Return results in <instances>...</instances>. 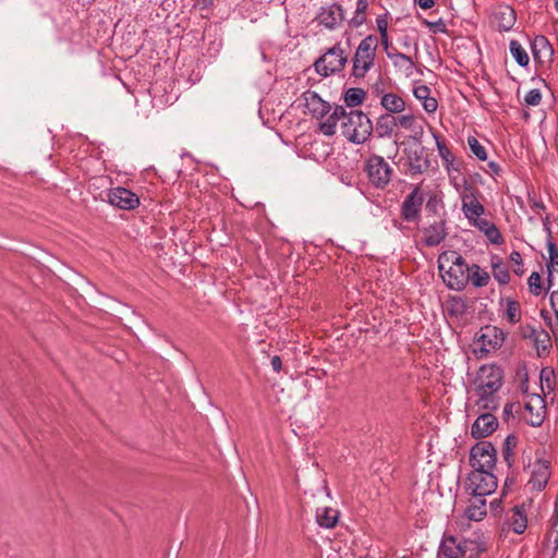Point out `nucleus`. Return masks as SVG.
<instances>
[{
    "instance_id": "5701e85b",
    "label": "nucleus",
    "mask_w": 558,
    "mask_h": 558,
    "mask_svg": "<svg viewBox=\"0 0 558 558\" xmlns=\"http://www.w3.org/2000/svg\"><path fill=\"white\" fill-rule=\"evenodd\" d=\"M433 137L436 143L438 155L441 158L448 173H450L451 170L458 171V168L453 167L454 157L450 149L447 147L445 138L439 133L436 132H433Z\"/></svg>"
},
{
    "instance_id": "3c124183",
    "label": "nucleus",
    "mask_w": 558,
    "mask_h": 558,
    "mask_svg": "<svg viewBox=\"0 0 558 558\" xmlns=\"http://www.w3.org/2000/svg\"><path fill=\"white\" fill-rule=\"evenodd\" d=\"M376 27H377L379 35L388 33L387 14H381L376 17Z\"/></svg>"
},
{
    "instance_id": "bb28decb",
    "label": "nucleus",
    "mask_w": 558,
    "mask_h": 558,
    "mask_svg": "<svg viewBox=\"0 0 558 558\" xmlns=\"http://www.w3.org/2000/svg\"><path fill=\"white\" fill-rule=\"evenodd\" d=\"M397 126L413 132V138L420 141L423 135V126L416 123V118L412 113L396 116Z\"/></svg>"
},
{
    "instance_id": "72a5a7b5",
    "label": "nucleus",
    "mask_w": 558,
    "mask_h": 558,
    "mask_svg": "<svg viewBox=\"0 0 558 558\" xmlns=\"http://www.w3.org/2000/svg\"><path fill=\"white\" fill-rule=\"evenodd\" d=\"M518 445V438L510 434L506 437L504 445H502V459L508 465V468H511L514 463V448Z\"/></svg>"
},
{
    "instance_id": "6e6d98bb",
    "label": "nucleus",
    "mask_w": 558,
    "mask_h": 558,
    "mask_svg": "<svg viewBox=\"0 0 558 558\" xmlns=\"http://www.w3.org/2000/svg\"><path fill=\"white\" fill-rule=\"evenodd\" d=\"M424 23H425V25H427L434 32L444 33L446 31V25H445V23H444V21L441 19H439L436 22L425 21Z\"/></svg>"
},
{
    "instance_id": "4d7b16f0",
    "label": "nucleus",
    "mask_w": 558,
    "mask_h": 558,
    "mask_svg": "<svg viewBox=\"0 0 558 558\" xmlns=\"http://www.w3.org/2000/svg\"><path fill=\"white\" fill-rule=\"evenodd\" d=\"M549 304L558 319V291L551 292V294L549 296Z\"/></svg>"
},
{
    "instance_id": "a18cd8bd",
    "label": "nucleus",
    "mask_w": 558,
    "mask_h": 558,
    "mask_svg": "<svg viewBox=\"0 0 558 558\" xmlns=\"http://www.w3.org/2000/svg\"><path fill=\"white\" fill-rule=\"evenodd\" d=\"M542 101L541 90L537 88L531 89L524 97V104L526 106H538Z\"/></svg>"
},
{
    "instance_id": "ddd939ff",
    "label": "nucleus",
    "mask_w": 558,
    "mask_h": 558,
    "mask_svg": "<svg viewBox=\"0 0 558 558\" xmlns=\"http://www.w3.org/2000/svg\"><path fill=\"white\" fill-rule=\"evenodd\" d=\"M421 231L423 233V243L427 247L438 246L448 235L447 223L444 219L434 221Z\"/></svg>"
},
{
    "instance_id": "7c9ffc66",
    "label": "nucleus",
    "mask_w": 558,
    "mask_h": 558,
    "mask_svg": "<svg viewBox=\"0 0 558 558\" xmlns=\"http://www.w3.org/2000/svg\"><path fill=\"white\" fill-rule=\"evenodd\" d=\"M450 184L457 191L460 196V199L463 195H469L470 193H477V189L472 185V183L465 177L452 175L449 173Z\"/></svg>"
},
{
    "instance_id": "e2e57ef3",
    "label": "nucleus",
    "mask_w": 558,
    "mask_h": 558,
    "mask_svg": "<svg viewBox=\"0 0 558 558\" xmlns=\"http://www.w3.org/2000/svg\"><path fill=\"white\" fill-rule=\"evenodd\" d=\"M542 222H543L544 230H545V231L547 232V234H548V238H547V239H551V229H550V220H549V217H548V216L542 217Z\"/></svg>"
},
{
    "instance_id": "c03bdc74",
    "label": "nucleus",
    "mask_w": 558,
    "mask_h": 558,
    "mask_svg": "<svg viewBox=\"0 0 558 558\" xmlns=\"http://www.w3.org/2000/svg\"><path fill=\"white\" fill-rule=\"evenodd\" d=\"M520 410V403L519 402H507L502 410V418L506 422H509L510 420L514 418V412H518Z\"/></svg>"
},
{
    "instance_id": "4be33fe9",
    "label": "nucleus",
    "mask_w": 558,
    "mask_h": 558,
    "mask_svg": "<svg viewBox=\"0 0 558 558\" xmlns=\"http://www.w3.org/2000/svg\"><path fill=\"white\" fill-rule=\"evenodd\" d=\"M380 105L389 114L402 113L405 110V100L396 93H381Z\"/></svg>"
},
{
    "instance_id": "58836bf2",
    "label": "nucleus",
    "mask_w": 558,
    "mask_h": 558,
    "mask_svg": "<svg viewBox=\"0 0 558 558\" xmlns=\"http://www.w3.org/2000/svg\"><path fill=\"white\" fill-rule=\"evenodd\" d=\"M506 318L510 324H517L521 319L520 303L514 300H508L505 311Z\"/></svg>"
},
{
    "instance_id": "13d9d810",
    "label": "nucleus",
    "mask_w": 558,
    "mask_h": 558,
    "mask_svg": "<svg viewBox=\"0 0 558 558\" xmlns=\"http://www.w3.org/2000/svg\"><path fill=\"white\" fill-rule=\"evenodd\" d=\"M488 170H486L487 173H489L492 177L499 175L501 172L500 166L495 161H489L487 163Z\"/></svg>"
},
{
    "instance_id": "603ef678",
    "label": "nucleus",
    "mask_w": 558,
    "mask_h": 558,
    "mask_svg": "<svg viewBox=\"0 0 558 558\" xmlns=\"http://www.w3.org/2000/svg\"><path fill=\"white\" fill-rule=\"evenodd\" d=\"M510 259L515 264V266H518V268L514 269L515 275L521 276L523 274V269H522V257H521L520 253L517 251H513L510 254Z\"/></svg>"
},
{
    "instance_id": "f03ea898",
    "label": "nucleus",
    "mask_w": 558,
    "mask_h": 558,
    "mask_svg": "<svg viewBox=\"0 0 558 558\" xmlns=\"http://www.w3.org/2000/svg\"><path fill=\"white\" fill-rule=\"evenodd\" d=\"M483 550L476 541L445 533L436 558H476Z\"/></svg>"
},
{
    "instance_id": "aec40b11",
    "label": "nucleus",
    "mask_w": 558,
    "mask_h": 558,
    "mask_svg": "<svg viewBox=\"0 0 558 558\" xmlns=\"http://www.w3.org/2000/svg\"><path fill=\"white\" fill-rule=\"evenodd\" d=\"M343 118H345V109L342 106H336L331 113L329 112L324 119H318L320 132L326 136H332Z\"/></svg>"
},
{
    "instance_id": "f8f14e48",
    "label": "nucleus",
    "mask_w": 558,
    "mask_h": 558,
    "mask_svg": "<svg viewBox=\"0 0 558 558\" xmlns=\"http://www.w3.org/2000/svg\"><path fill=\"white\" fill-rule=\"evenodd\" d=\"M108 202L120 209L132 210L140 205L138 196L124 187L111 189L108 194Z\"/></svg>"
},
{
    "instance_id": "c85d7f7f",
    "label": "nucleus",
    "mask_w": 558,
    "mask_h": 558,
    "mask_svg": "<svg viewBox=\"0 0 558 558\" xmlns=\"http://www.w3.org/2000/svg\"><path fill=\"white\" fill-rule=\"evenodd\" d=\"M509 524L512 531L517 534H522L527 525V519L523 506H515L512 509V514L509 517Z\"/></svg>"
},
{
    "instance_id": "f3484780",
    "label": "nucleus",
    "mask_w": 558,
    "mask_h": 558,
    "mask_svg": "<svg viewBox=\"0 0 558 558\" xmlns=\"http://www.w3.org/2000/svg\"><path fill=\"white\" fill-rule=\"evenodd\" d=\"M497 427V417L492 413H483L472 424L471 435L476 439L485 438L493 434Z\"/></svg>"
},
{
    "instance_id": "20e7f679",
    "label": "nucleus",
    "mask_w": 558,
    "mask_h": 558,
    "mask_svg": "<svg viewBox=\"0 0 558 558\" xmlns=\"http://www.w3.org/2000/svg\"><path fill=\"white\" fill-rule=\"evenodd\" d=\"M378 48V38L374 34L363 38L355 49L352 59V76L364 78L367 72L374 66L376 51Z\"/></svg>"
},
{
    "instance_id": "49530a36",
    "label": "nucleus",
    "mask_w": 558,
    "mask_h": 558,
    "mask_svg": "<svg viewBox=\"0 0 558 558\" xmlns=\"http://www.w3.org/2000/svg\"><path fill=\"white\" fill-rule=\"evenodd\" d=\"M484 234L493 244H501L504 241L502 235L495 223H493Z\"/></svg>"
},
{
    "instance_id": "f257e3e1",
    "label": "nucleus",
    "mask_w": 558,
    "mask_h": 558,
    "mask_svg": "<svg viewBox=\"0 0 558 558\" xmlns=\"http://www.w3.org/2000/svg\"><path fill=\"white\" fill-rule=\"evenodd\" d=\"M438 269L445 284L453 291H462L469 282V265L464 257L454 251L444 252L438 257Z\"/></svg>"
},
{
    "instance_id": "052dcab7",
    "label": "nucleus",
    "mask_w": 558,
    "mask_h": 558,
    "mask_svg": "<svg viewBox=\"0 0 558 558\" xmlns=\"http://www.w3.org/2000/svg\"><path fill=\"white\" fill-rule=\"evenodd\" d=\"M550 521H551L553 533L556 534L554 543H555L556 547H558V519L553 515Z\"/></svg>"
},
{
    "instance_id": "09e8293b",
    "label": "nucleus",
    "mask_w": 558,
    "mask_h": 558,
    "mask_svg": "<svg viewBox=\"0 0 558 558\" xmlns=\"http://www.w3.org/2000/svg\"><path fill=\"white\" fill-rule=\"evenodd\" d=\"M430 93H432L430 88L426 85H418V86L414 87V89H413L414 97L420 101H423L424 99L429 97Z\"/></svg>"
},
{
    "instance_id": "39448f33",
    "label": "nucleus",
    "mask_w": 558,
    "mask_h": 558,
    "mask_svg": "<svg viewBox=\"0 0 558 558\" xmlns=\"http://www.w3.org/2000/svg\"><path fill=\"white\" fill-rule=\"evenodd\" d=\"M347 62L348 54L345 53V50L340 46V44H336L315 61L314 66L319 75L327 77L331 74L341 72Z\"/></svg>"
},
{
    "instance_id": "a211bd4d",
    "label": "nucleus",
    "mask_w": 558,
    "mask_h": 558,
    "mask_svg": "<svg viewBox=\"0 0 558 558\" xmlns=\"http://www.w3.org/2000/svg\"><path fill=\"white\" fill-rule=\"evenodd\" d=\"M316 19L326 28L335 29L344 20L343 9L337 3L322 7Z\"/></svg>"
},
{
    "instance_id": "a19ab883",
    "label": "nucleus",
    "mask_w": 558,
    "mask_h": 558,
    "mask_svg": "<svg viewBox=\"0 0 558 558\" xmlns=\"http://www.w3.org/2000/svg\"><path fill=\"white\" fill-rule=\"evenodd\" d=\"M500 17L502 28L505 31H509L514 24L515 13L511 8L506 7L502 11H500Z\"/></svg>"
},
{
    "instance_id": "774afa93",
    "label": "nucleus",
    "mask_w": 558,
    "mask_h": 558,
    "mask_svg": "<svg viewBox=\"0 0 558 558\" xmlns=\"http://www.w3.org/2000/svg\"><path fill=\"white\" fill-rule=\"evenodd\" d=\"M542 421H537V422H532V425H541Z\"/></svg>"
},
{
    "instance_id": "dca6fc26",
    "label": "nucleus",
    "mask_w": 558,
    "mask_h": 558,
    "mask_svg": "<svg viewBox=\"0 0 558 558\" xmlns=\"http://www.w3.org/2000/svg\"><path fill=\"white\" fill-rule=\"evenodd\" d=\"M504 341V331L495 326H485L484 328H481V333L477 337V342L481 343V349L486 352L500 348Z\"/></svg>"
},
{
    "instance_id": "c756f323",
    "label": "nucleus",
    "mask_w": 558,
    "mask_h": 558,
    "mask_svg": "<svg viewBox=\"0 0 558 558\" xmlns=\"http://www.w3.org/2000/svg\"><path fill=\"white\" fill-rule=\"evenodd\" d=\"M546 246L548 252V260L546 263L547 280L548 283L551 284L553 274H558V248L554 243L553 239H547Z\"/></svg>"
},
{
    "instance_id": "9d476101",
    "label": "nucleus",
    "mask_w": 558,
    "mask_h": 558,
    "mask_svg": "<svg viewBox=\"0 0 558 558\" xmlns=\"http://www.w3.org/2000/svg\"><path fill=\"white\" fill-rule=\"evenodd\" d=\"M502 386V371L496 365H484L480 368L476 387L489 393L498 392Z\"/></svg>"
},
{
    "instance_id": "c9c22d12",
    "label": "nucleus",
    "mask_w": 558,
    "mask_h": 558,
    "mask_svg": "<svg viewBox=\"0 0 558 558\" xmlns=\"http://www.w3.org/2000/svg\"><path fill=\"white\" fill-rule=\"evenodd\" d=\"M466 515L471 520L480 521L486 515V501L483 497H476L475 502L466 508Z\"/></svg>"
},
{
    "instance_id": "864d4df0",
    "label": "nucleus",
    "mask_w": 558,
    "mask_h": 558,
    "mask_svg": "<svg viewBox=\"0 0 558 558\" xmlns=\"http://www.w3.org/2000/svg\"><path fill=\"white\" fill-rule=\"evenodd\" d=\"M379 36H380V38L378 39V41L380 40V44H381L383 49L385 50L386 54L388 56V53L393 52L396 49L391 46V41H390L388 33L379 35Z\"/></svg>"
},
{
    "instance_id": "8fccbe9b",
    "label": "nucleus",
    "mask_w": 558,
    "mask_h": 558,
    "mask_svg": "<svg viewBox=\"0 0 558 558\" xmlns=\"http://www.w3.org/2000/svg\"><path fill=\"white\" fill-rule=\"evenodd\" d=\"M422 102L424 110L428 113H434L438 108V102L435 97H427Z\"/></svg>"
},
{
    "instance_id": "393cba45",
    "label": "nucleus",
    "mask_w": 558,
    "mask_h": 558,
    "mask_svg": "<svg viewBox=\"0 0 558 558\" xmlns=\"http://www.w3.org/2000/svg\"><path fill=\"white\" fill-rule=\"evenodd\" d=\"M492 274L494 279L500 284H508L510 281V274L508 266L498 255H493L490 259Z\"/></svg>"
},
{
    "instance_id": "bf43d9fd",
    "label": "nucleus",
    "mask_w": 558,
    "mask_h": 558,
    "mask_svg": "<svg viewBox=\"0 0 558 558\" xmlns=\"http://www.w3.org/2000/svg\"><path fill=\"white\" fill-rule=\"evenodd\" d=\"M270 364H271V367L275 372L279 373L281 371V367H282V362H281V359L280 356L278 355H274L271 357V361H270Z\"/></svg>"
},
{
    "instance_id": "f704fd0d",
    "label": "nucleus",
    "mask_w": 558,
    "mask_h": 558,
    "mask_svg": "<svg viewBox=\"0 0 558 558\" xmlns=\"http://www.w3.org/2000/svg\"><path fill=\"white\" fill-rule=\"evenodd\" d=\"M365 96L366 93L364 92V89L359 87H351L345 90L343 95V100L348 107L353 108L362 105L365 99Z\"/></svg>"
},
{
    "instance_id": "69168bd1",
    "label": "nucleus",
    "mask_w": 558,
    "mask_h": 558,
    "mask_svg": "<svg viewBox=\"0 0 558 558\" xmlns=\"http://www.w3.org/2000/svg\"><path fill=\"white\" fill-rule=\"evenodd\" d=\"M554 517L558 519V494L555 500Z\"/></svg>"
},
{
    "instance_id": "5fc2aeb1",
    "label": "nucleus",
    "mask_w": 558,
    "mask_h": 558,
    "mask_svg": "<svg viewBox=\"0 0 558 558\" xmlns=\"http://www.w3.org/2000/svg\"><path fill=\"white\" fill-rule=\"evenodd\" d=\"M529 203L531 205L532 210L536 215L541 214V211H545L546 210L545 204L542 201H539V199L530 197L529 198Z\"/></svg>"
},
{
    "instance_id": "0e129e2a",
    "label": "nucleus",
    "mask_w": 558,
    "mask_h": 558,
    "mask_svg": "<svg viewBox=\"0 0 558 558\" xmlns=\"http://www.w3.org/2000/svg\"><path fill=\"white\" fill-rule=\"evenodd\" d=\"M410 45H411V39H410V37H409V36H405V37L402 39V46H403L404 48H409V47H410Z\"/></svg>"
},
{
    "instance_id": "b1692460",
    "label": "nucleus",
    "mask_w": 558,
    "mask_h": 558,
    "mask_svg": "<svg viewBox=\"0 0 558 558\" xmlns=\"http://www.w3.org/2000/svg\"><path fill=\"white\" fill-rule=\"evenodd\" d=\"M339 520V511L331 507H319L316 510V522L324 529H332Z\"/></svg>"
},
{
    "instance_id": "6e6552de",
    "label": "nucleus",
    "mask_w": 558,
    "mask_h": 558,
    "mask_svg": "<svg viewBox=\"0 0 558 558\" xmlns=\"http://www.w3.org/2000/svg\"><path fill=\"white\" fill-rule=\"evenodd\" d=\"M469 488L475 497L490 495L497 488V477L492 471L473 470L469 475Z\"/></svg>"
},
{
    "instance_id": "cd10ccee",
    "label": "nucleus",
    "mask_w": 558,
    "mask_h": 558,
    "mask_svg": "<svg viewBox=\"0 0 558 558\" xmlns=\"http://www.w3.org/2000/svg\"><path fill=\"white\" fill-rule=\"evenodd\" d=\"M475 395L477 396L476 404L487 411L496 410L499 407V397L497 392L489 393L485 389L480 390V388H475Z\"/></svg>"
},
{
    "instance_id": "e433bc0d",
    "label": "nucleus",
    "mask_w": 558,
    "mask_h": 558,
    "mask_svg": "<svg viewBox=\"0 0 558 558\" xmlns=\"http://www.w3.org/2000/svg\"><path fill=\"white\" fill-rule=\"evenodd\" d=\"M510 53L520 66H526L530 62L527 52L518 40H511L509 45Z\"/></svg>"
},
{
    "instance_id": "4c0bfd02",
    "label": "nucleus",
    "mask_w": 558,
    "mask_h": 558,
    "mask_svg": "<svg viewBox=\"0 0 558 558\" xmlns=\"http://www.w3.org/2000/svg\"><path fill=\"white\" fill-rule=\"evenodd\" d=\"M367 8H368V3L366 0H359L356 2L354 15L349 22L351 26L360 27L365 23Z\"/></svg>"
},
{
    "instance_id": "2eb2a0df",
    "label": "nucleus",
    "mask_w": 558,
    "mask_h": 558,
    "mask_svg": "<svg viewBox=\"0 0 558 558\" xmlns=\"http://www.w3.org/2000/svg\"><path fill=\"white\" fill-rule=\"evenodd\" d=\"M304 107L316 119H324L331 110L329 102L323 100L320 96L313 90L303 94Z\"/></svg>"
},
{
    "instance_id": "ea45409f",
    "label": "nucleus",
    "mask_w": 558,
    "mask_h": 558,
    "mask_svg": "<svg viewBox=\"0 0 558 558\" xmlns=\"http://www.w3.org/2000/svg\"><path fill=\"white\" fill-rule=\"evenodd\" d=\"M468 145L472 154L481 161H485L487 159L486 148L474 137H468Z\"/></svg>"
},
{
    "instance_id": "a878e982",
    "label": "nucleus",
    "mask_w": 558,
    "mask_h": 558,
    "mask_svg": "<svg viewBox=\"0 0 558 558\" xmlns=\"http://www.w3.org/2000/svg\"><path fill=\"white\" fill-rule=\"evenodd\" d=\"M396 128V116L384 113L377 118L375 132L377 133L378 137H389L392 135Z\"/></svg>"
},
{
    "instance_id": "338daca9",
    "label": "nucleus",
    "mask_w": 558,
    "mask_h": 558,
    "mask_svg": "<svg viewBox=\"0 0 558 558\" xmlns=\"http://www.w3.org/2000/svg\"><path fill=\"white\" fill-rule=\"evenodd\" d=\"M554 7H555V10L558 12V0H555Z\"/></svg>"
},
{
    "instance_id": "412c9836",
    "label": "nucleus",
    "mask_w": 558,
    "mask_h": 558,
    "mask_svg": "<svg viewBox=\"0 0 558 558\" xmlns=\"http://www.w3.org/2000/svg\"><path fill=\"white\" fill-rule=\"evenodd\" d=\"M532 52L535 61L550 62L554 56V49L549 40L544 35H537L532 43Z\"/></svg>"
},
{
    "instance_id": "2f4dec72",
    "label": "nucleus",
    "mask_w": 558,
    "mask_h": 558,
    "mask_svg": "<svg viewBox=\"0 0 558 558\" xmlns=\"http://www.w3.org/2000/svg\"><path fill=\"white\" fill-rule=\"evenodd\" d=\"M469 281H471L475 288H483L488 284L490 277L487 271L482 269L477 264L469 266Z\"/></svg>"
},
{
    "instance_id": "9b49d317",
    "label": "nucleus",
    "mask_w": 558,
    "mask_h": 558,
    "mask_svg": "<svg viewBox=\"0 0 558 558\" xmlns=\"http://www.w3.org/2000/svg\"><path fill=\"white\" fill-rule=\"evenodd\" d=\"M403 154L407 157V165L412 174L424 173L430 167V161L425 154V149L420 145L404 148Z\"/></svg>"
},
{
    "instance_id": "473e14b6",
    "label": "nucleus",
    "mask_w": 558,
    "mask_h": 558,
    "mask_svg": "<svg viewBox=\"0 0 558 558\" xmlns=\"http://www.w3.org/2000/svg\"><path fill=\"white\" fill-rule=\"evenodd\" d=\"M388 58L392 61L396 68L402 69L408 73H412L415 64L411 57L395 50L393 52L388 53Z\"/></svg>"
},
{
    "instance_id": "680f3d73",
    "label": "nucleus",
    "mask_w": 558,
    "mask_h": 558,
    "mask_svg": "<svg viewBox=\"0 0 558 558\" xmlns=\"http://www.w3.org/2000/svg\"><path fill=\"white\" fill-rule=\"evenodd\" d=\"M420 8L427 10L434 7L435 0H415Z\"/></svg>"
},
{
    "instance_id": "6ab92c4d",
    "label": "nucleus",
    "mask_w": 558,
    "mask_h": 558,
    "mask_svg": "<svg viewBox=\"0 0 558 558\" xmlns=\"http://www.w3.org/2000/svg\"><path fill=\"white\" fill-rule=\"evenodd\" d=\"M480 195L477 190V193H470L461 198V210L468 220L476 219L485 213L484 205L478 201Z\"/></svg>"
},
{
    "instance_id": "0eeeda50",
    "label": "nucleus",
    "mask_w": 558,
    "mask_h": 558,
    "mask_svg": "<svg viewBox=\"0 0 558 558\" xmlns=\"http://www.w3.org/2000/svg\"><path fill=\"white\" fill-rule=\"evenodd\" d=\"M496 449L489 441H480L470 451V464L473 470L492 471L496 463Z\"/></svg>"
},
{
    "instance_id": "79ce46f5",
    "label": "nucleus",
    "mask_w": 558,
    "mask_h": 558,
    "mask_svg": "<svg viewBox=\"0 0 558 558\" xmlns=\"http://www.w3.org/2000/svg\"><path fill=\"white\" fill-rule=\"evenodd\" d=\"M535 345L537 348V352L539 355L542 354V352L548 351V349L550 348L549 335L544 330L538 332L537 336L535 337Z\"/></svg>"
},
{
    "instance_id": "37998d69",
    "label": "nucleus",
    "mask_w": 558,
    "mask_h": 558,
    "mask_svg": "<svg viewBox=\"0 0 558 558\" xmlns=\"http://www.w3.org/2000/svg\"><path fill=\"white\" fill-rule=\"evenodd\" d=\"M541 276L538 272L536 271H533L529 279H527V284H529V290L530 292L533 294V295H539L542 293V284H541Z\"/></svg>"
},
{
    "instance_id": "423d86ee",
    "label": "nucleus",
    "mask_w": 558,
    "mask_h": 558,
    "mask_svg": "<svg viewBox=\"0 0 558 558\" xmlns=\"http://www.w3.org/2000/svg\"><path fill=\"white\" fill-rule=\"evenodd\" d=\"M364 171L369 183L376 187L384 190L391 181L393 170L390 165L378 155L369 156L364 162Z\"/></svg>"
},
{
    "instance_id": "7ed1b4c3",
    "label": "nucleus",
    "mask_w": 558,
    "mask_h": 558,
    "mask_svg": "<svg viewBox=\"0 0 558 558\" xmlns=\"http://www.w3.org/2000/svg\"><path fill=\"white\" fill-rule=\"evenodd\" d=\"M342 135L354 144H363L372 134L371 119L361 110H345V118L341 123Z\"/></svg>"
},
{
    "instance_id": "1a4fd4ad",
    "label": "nucleus",
    "mask_w": 558,
    "mask_h": 558,
    "mask_svg": "<svg viewBox=\"0 0 558 558\" xmlns=\"http://www.w3.org/2000/svg\"><path fill=\"white\" fill-rule=\"evenodd\" d=\"M424 196L420 186H415L403 199L400 216L407 222H415L420 219Z\"/></svg>"
},
{
    "instance_id": "4468645a",
    "label": "nucleus",
    "mask_w": 558,
    "mask_h": 558,
    "mask_svg": "<svg viewBox=\"0 0 558 558\" xmlns=\"http://www.w3.org/2000/svg\"><path fill=\"white\" fill-rule=\"evenodd\" d=\"M550 477V463L545 459H537L532 464L531 478L529 485L531 489L541 492L547 485Z\"/></svg>"
},
{
    "instance_id": "de8ad7c7",
    "label": "nucleus",
    "mask_w": 558,
    "mask_h": 558,
    "mask_svg": "<svg viewBox=\"0 0 558 558\" xmlns=\"http://www.w3.org/2000/svg\"><path fill=\"white\" fill-rule=\"evenodd\" d=\"M470 225L477 228L481 232H486L488 230V228L493 225L492 221L485 219V218H482V216H480L478 218L476 219H471L469 220Z\"/></svg>"
}]
</instances>
